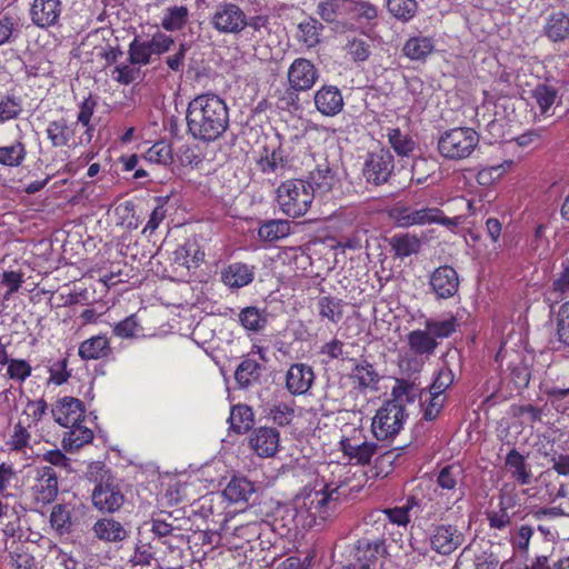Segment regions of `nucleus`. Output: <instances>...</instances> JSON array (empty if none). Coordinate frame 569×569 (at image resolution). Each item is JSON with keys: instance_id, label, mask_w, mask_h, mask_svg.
<instances>
[{"instance_id": "1", "label": "nucleus", "mask_w": 569, "mask_h": 569, "mask_svg": "<svg viewBox=\"0 0 569 569\" xmlns=\"http://www.w3.org/2000/svg\"><path fill=\"white\" fill-rule=\"evenodd\" d=\"M187 126L191 136L202 141H214L229 126L228 107L219 96L200 94L187 108Z\"/></svg>"}, {"instance_id": "2", "label": "nucleus", "mask_w": 569, "mask_h": 569, "mask_svg": "<svg viewBox=\"0 0 569 569\" xmlns=\"http://www.w3.org/2000/svg\"><path fill=\"white\" fill-rule=\"evenodd\" d=\"M327 469L331 476L336 479H328L325 487L320 490L311 491L302 498V505L300 508H305L308 515L322 521L329 519L337 510L339 490L347 485L346 466L337 462H330L327 465Z\"/></svg>"}, {"instance_id": "3", "label": "nucleus", "mask_w": 569, "mask_h": 569, "mask_svg": "<svg viewBox=\"0 0 569 569\" xmlns=\"http://www.w3.org/2000/svg\"><path fill=\"white\" fill-rule=\"evenodd\" d=\"M313 198V192L309 184L301 179L287 180L277 189V203L280 210L291 218L305 216Z\"/></svg>"}, {"instance_id": "4", "label": "nucleus", "mask_w": 569, "mask_h": 569, "mask_svg": "<svg viewBox=\"0 0 569 569\" xmlns=\"http://www.w3.org/2000/svg\"><path fill=\"white\" fill-rule=\"evenodd\" d=\"M479 144L478 132L468 127L446 130L438 139L439 153L453 161L469 158Z\"/></svg>"}, {"instance_id": "5", "label": "nucleus", "mask_w": 569, "mask_h": 569, "mask_svg": "<svg viewBox=\"0 0 569 569\" xmlns=\"http://www.w3.org/2000/svg\"><path fill=\"white\" fill-rule=\"evenodd\" d=\"M407 415L405 408L397 401H387L377 410L371 429L378 440L396 437L403 427Z\"/></svg>"}, {"instance_id": "6", "label": "nucleus", "mask_w": 569, "mask_h": 569, "mask_svg": "<svg viewBox=\"0 0 569 569\" xmlns=\"http://www.w3.org/2000/svg\"><path fill=\"white\" fill-rule=\"evenodd\" d=\"M143 526L148 527L154 538L171 550L177 547L174 543L181 545L187 541L182 533L184 530L182 521L173 518L171 512L160 511L146 521Z\"/></svg>"}, {"instance_id": "7", "label": "nucleus", "mask_w": 569, "mask_h": 569, "mask_svg": "<svg viewBox=\"0 0 569 569\" xmlns=\"http://www.w3.org/2000/svg\"><path fill=\"white\" fill-rule=\"evenodd\" d=\"M463 529V520L435 526L430 535L431 549L442 556L451 555L461 547L466 540Z\"/></svg>"}, {"instance_id": "8", "label": "nucleus", "mask_w": 569, "mask_h": 569, "mask_svg": "<svg viewBox=\"0 0 569 569\" xmlns=\"http://www.w3.org/2000/svg\"><path fill=\"white\" fill-rule=\"evenodd\" d=\"M209 22L219 33L239 34L246 30V12L234 2H220Z\"/></svg>"}, {"instance_id": "9", "label": "nucleus", "mask_w": 569, "mask_h": 569, "mask_svg": "<svg viewBox=\"0 0 569 569\" xmlns=\"http://www.w3.org/2000/svg\"><path fill=\"white\" fill-rule=\"evenodd\" d=\"M395 161L392 153L383 148L367 154L362 166V177L373 186L387 183L393 172Z\"/></svg>"}, {"instance_id": "10", "label": "nucleus", "mask_w": 569, "mask_h": 569, "mask_svg": "<svg viewBox=\"0 0 569 569\" xmlns=\"http://www.w3.org/2000/svg\"><path fill=\"white\" fill-rule=\"evenodd\" d=\"M398 221L403 227L440 223L449 229H453L462 222L461 217L448 218L440 209L435 207H423L420 209L405 208L400 210Z\"/></svg>"}, {"instance_id": "11", "label": "nucleus", "mask_w": 569, "mask_h": 569, "mask_svg": "<svg viewBox=\"0 0 569 569\" xmlns=\"http://www.w3.org/2000/svg\"><path fill=\"white\" fill-rule=\"evenodd\" d=\"M33 483L30 487L32 501L37 506L51 503L58 496L59 475L52 467H37Z\"/></svg>"}, {"instance_id": "12", "label": "nucleus", "mask_w": 569, "mask_h": 569, "mask_svg": "<svg viewBox=\"0 0 569 569\" xmlns=\"http://www.w3.org/2000/svg\"><path fill=\"white\" fill-rule=\"evenodd\" d=\"M500 558L493 546L466 547L460 553L456 566L463 569H497Z\"/></svg>"}, {"instance_id": "13", "label": "nucleus", "mask_w": 569, "mask_h": 569, "mask_svg": "<svg viewBox=\"0 0 569 569\" xmlns=\"http://www.w3.org/2000/svg\"><path fill=\"white\" fill-rule=\"evenodd\" d=\"M517 505L518 496L512 491L502 489L497 508L486 512L489 527L497 530H506L510 527L512 519L518 513Z\"/></svg>"}, {"instance_id": "14", "label": "nucleus", "mask_w": 569, "mask_h": 569, "mask_svg": "<svg viewBox=\"0 0 569 569\" xmlns=\"http://www.w3.org/2000/svg\"><path fill=\"white\" fill-rule=\"evenodd\" d=\"M93 506L101 512H116L124 502V495L119 485L107 479L96 485L91 493Z\"/></svg>"}, {"instance_id": "15", "label": "nucleus", "mask_w": 569, "mask_h": 569, "mask_svg": "<svg viewBox=\"0 0 569 569\" xmlns=\"http://www.w3.org/2000/svg\"><path fill=\"white\" fill-rule=\"evenodd\" d=\"M465 475L460 465H449L443 467L437 477V485L441 489V496H447L453 503L462 500L465 497Z\"/></svg>"}, {"instance_id": "16", "label": "nucleus", "mask_w": 569, "mask_h": 569, "mask_svg": "<svg viewBox=\"0 0 569 569\" xmlns=\"http://www.w3.org/2000/svg\"><path fill=\"white\" fill-rule=\"evenodd\" d=\"M429 284L437 299H449L458 293L460 280L458 272L452 267L445 264L435 269Z\"/></svg>"}, {"instance_id": "17", "label": "nucleus", "mask_w": 569, "mask_h": 569, "mask_svg": "<svg viewBox=\"0 0 569 569\" xmlns=\"http://www.w3.org/2000/svg\"><path fill=\"white\" fill-rule=\"evenodd\" d=\"M288 82L295 91H307L318 80V70L315 64L305 58H297L288 69Z\"/></svg>"}, {"instance_id": "18", "label": "nucleus", "mask_w": 569, "mask_h": 569, "mask_svg": "<svg viewBox=\"0 0 569 569\" xmlns=\"http://www.w3.org/2000/svg\"><path fill=\"white\" fill-rule=\"evenodd\" d=\"M84 412L83 402L78 398L68 396L60 398L51 409L54 421L66 428L82 422Z\"/></svg>"}, {"instance_id": "19", "label": "nucleus", "mask_w": 569, "mask_h": 569, "mask_svg": "<svg viewBox=\"0 0 569 569\" xmlns=\"http://www.w3.org/2000/svg\"><path fill=\"white\" fill-rule=\"evenodd\" d=\"M61 12L62 3L60 0H33L29 17L34 26L47 29L59 22Z\"/></svg>"}, {"instance_id": "20", "label": "nucleus", "mask_w": 569, "mask_h": 569, "mask_svg": "<svg viewBox=\"0 0 569 569\" xmlns=\"http://www.w3.org/2000/svg\"><path fill=\"white\" fill-rule=\"evenodd\" d=\"M532 518L538 522L537 529L548 541L560 538L558 522L567 516L560 507H541L531 511Z\"/></svg>"}, {"instance_id": "21", "label": "nucleus", "mask_w": 569, "mask_h": 569, "mask_svg": "<svg viewBox=\"0 0 569 569\" xmlns=\"http://www.w3.org/2000/svg\"><path fill=\"white\" fill-rule=\"evenodd\" d=\"M280 435L276 428L260 427L254 429L249 438L251 449L259 457H272L279 449Z\"/></svg>"}, {"instance_id": "22", "label": "nucleus", "mask_w": 569, "mask_h": 569, "mask_svg": "<svg viewBox=\"0 0 569 569\" xmlns=\"http://www.w3.org/2000/svg\"><path fill=\"white\" fill-rule=\"evenodd\" d=\"M313 381L315 372L306 363L291 365L286 373V388L293 396L306 395Z\"/></svg>"}, {"instance_id": "23", "label": "nucleus", "mask_w": 569, "mask_h": 569, "mask_svg": "<svg viewBox=\"0 0 569 569\" xmlns=\"http://www.w3.org/2000/svg\"><path fill=\"white\" fill-rule=\"evenodd\" d=\"M315 106L317 110L327 117L340 113L345 102L341 91L335 86H323L315 93Z\"/></svg>"}, {"instance_id": "24", "label": "nucleus", "mask_w": 569, "mask_h": 569, "mask_svg": "<svg viewBox=\"0 0 569 569\" xmlns=\"http://www.w3.org/2000/svg\"><path fill=\"white\" fill-rule=\"evenodd\" d=\"M96 538L104 542L118 543L129 537V530L113 518H101L92 526Z\"/></svg>"}, {"instance_id": "25", "label": "nucleus", "mask_w": 569, "mask_h": 569, "mask_svg": "<svg viewBox=\"0 0 569 569\" xmlns=\"http://www.w3.org/2000/svg\"><path fill=\"white\" fill-rule=\"evenodd\" d=\"M338 182L337 174L330 167L327 160L317 164L316 169L310 171L309 173V184L310 189L318 194L328 193Z\"/></svg>"}, {"instance_id": "26", "label": "nucleus", "mask_w": 569, "mask_h": 569, "mask_svg": "<svg viewBox=\"0 0 569 569\" xmlns=\"http://www.w3.org/2000/svg\"><path fill=\"white\" fill-rule=\"evenodd\" d=\"M253 276V267L233 262L222 270L221 280L229 288H242L252 282Z\"/></svg>"}, {"instance_id": "27", "label": "nucleus", "mask_w": 569, "mask_h": 569, "mask_svg": "<svg viewBox=\"0 0 569 569\" xmlns=\"http://www.w3.org/2000/svg\"><path fill=\"white\" fill-rule=\"evenodd\" d=\"M409 350L412 355L429 358L436 351L438 341L426 329L412 330L407 336Z\"/></svg>"}, {"instance_id": "28", "label": "nucleus", "mask_w": 569, "mask_h": 569, "mask_svg": "<svg viewBox=\"0 0 569 569\" xmlns=\"http://www.w3.org/2000/svg\"><path fill=\"white\" fill-rule=\"evenodd\" d=\"M505 466L510 471L511 477L521 486L529 485L532 479V472L525 456L516 449H512L506 457Z\"/></svg>"}, {"instance_id": "29", "label": "nucleus", "mask_w": 569, "mask_h": 569, "mask_svg": "<svg viewBox=\"0 0 569 569\" xmlns=\"http://www.w3.org/2000/svg\"><path fill=\"white\" fill-rule=\"evenodd\" d=\"M111 347L106 336L91 337L79 346V356L83 360H96L109 356Z\"/></svg>"}, {"instance_id": "30", "label": "nucleus", "mask_w": 569, "mask_h": 569, "mask_svg": "<svg viewBox=\"0 0 569 569\" xmlns=\"http://www.w3.org/2000/svg\"><path fill=\"white\" fill-rule=\"evenodd\" d=\"M190 10L187 6H171L164 9L161 27L169 32L182 30L189 22Z\"/></svg>"}, {"instance_id": "31", "label": "nucleus", "mask_w": 569, "mask_h": 569, "mask_svg": "<svg viewBox=\"0 0 569 569\" xmlns=\"http://www.w3.org/2000/svg\"><path fill=\"white\" fill-rule=\"evenodd\" d=\"M435 43L430 37H411L403 44V54L413 61L426 60L432 53Z\"/></svg>"}, {"instance_id": "32", "label": "nucleus", "mask_w": 569, "mask_h": 569, "mask_svg": "<svg viewBox=\"0 0 569 569\" xmlns=\"http://www.w3.org/2000/svg\"><path fill=\"white\" fill-rule=\"evenodd\" d=\"M68 428L70 430L67 431L62 438V447L67 451L78 450L82 446L90 443L93 439L92 430L82 426L81 422Z\"/></svg>"}, {"instance_id": "33", "label": "nucleus", "mask_w": 569, "mask_h": 569, "mask_svg": "<svg viewBox=\"0 0 569 569\" xmlns=\"http://www.w3.org/2000/svg\"><path fill=\"white\" fill-rule=\"evenodd\" d=\"M74 127L68 124L63 118L49 122L46 132L52 147L60 148L67 146L74 134Z\"/></svg>"}, {"instance_id": "34", "label": "nucleus", "mask_w": 569, "mask_h": 569, "mask_svg": "<svg viewBox=\"0 0 569 569\" xmlns=\"http://www.w3.org/2000/svg\"><path fill=\"white\" fill-rule=\"evenodd\" d=\"M545 34L553 42L567 39L569 37V17L563 12L550 14L545 24Z\"/></svg>"}, {"instance_id": "35", "label": "nucleus", "mask_w": 569, "mask_h": 569, "mask_svg": "<svg viewBox=\"0 0 569 569\" xmlns=\"http://www.w3.org/2000/svg\"><path fill=\"white\" fill-rule=\"evenodd\" d=\"M350 378L360 390L369 388L373 389L379 381V376L376 369L367 360H362L355 366L350 373Z\"/></svg>"}, {"instance_id": "36", "label": "nucleus", "mask_w": 569, "mask_h": 569, "mask_svg": "<svg viewBox=\"0 0 569 569\" xmlns=\"http://www.w3.org/2000/svg\"><path fill=\"white\" fill-rule=\"evenodd\" d=\"M323 26L312 17L298 24V40L307 48H315L321 40Z\"/></svg>"}, {"instance_id": "37", "label": "nucleus", "mask_w": 569, "mask_h": 569, "mask_svg": "<svg viewBox=\"0 0 569 569\" xmlns=\"http://www.w3.org/2000/svg\"><path fill=\"white\" fill-rule=\"evenodd\" d=\"M389 244L397 258H406L420 250L421 242L417 236L402 233L389 239Z\"/></svg>"}, {"instance_id": "38", "label": "nucleus", "mask_w": 569, "mask_h": 569, "mask_svg": "<svg viewBox=\"0 0 569 569\" xmlns=\"http://www.w3.org/2000/svg\"><path fill=\"white\" fill-rule=\"evenodd\" d=\"M317 14L327 23H337L348 14V0H322L318 3Z\"/></svg>"}, {"instance_id": "39", "label": "nucleus", "mask_w": 569, "mask_h": 569, "mask_svg": "<svg viewBox=\"0 0 569 569\" xmlns=\"http://www.w3.org/2000/svg\"><path fill=\"white\" fill-rule=\"evenodd\" d=\"M254 493L253 485L246 478H233L223 490V496L230 502L249 501Z\"/></svg>"}, {"instance_id": "40", "label": "nucleus", "mask_w": 569, "mask_h": 569, "mask_svg": "<svg viewBox=\"0 0 569 569\" xmlns=\"http://www.w3.org/2000/svg\"><path fill=\"white\" fill-rule=\"evenodd\" d=\"M264 151L266 154L258 160L259 169L263 173L283 174L288 164L283 151L280 148L273 149L271 152L268 149H264Z\"/></svg>"}, {"instance_id": "41", "label": "nucleus", "mask_w": 569, "mask_h": 569, "mask_svg": "<svg viewBox=\"0 0 569 569\" xmlns=\"http://www.w3.org/2000/svg\"><path fill=\"white\" fill-rule=\"evenodd\" d=\"M261 365L251 358L243 359L234 372V379L240 388H247L260 377Z\"/></svg>"}, {"instance_id": "42", "label": "nucleus", "mask_w": 569, "mask_h": 569, "mask_svg": "<svg viewBox=\"0 0 569 569\" xmlns=\"http://www.w3.org/2000/svg\"><path fill=\"white\" fill-rule=\"evenodd\" d=\"M533 532V527L529 525H521L512 528L509 531V542L513 551L521 556L528 555Z\"/></svg>"}, {"instance_id": "43", "label": "nucleus", "mask_w": 569, "mask_h": 569, "mask_svg": "<svg viewBox=\"0 0 569 569\" xmlns=\"http://www.w3.org/2000/svg\"><path fill=\"white\" fill-rule=\"evenodd\" d=\"M230 429L236 433L248 431L253 423V412L249 406L238 405L231 409L229 419Z\"/></svg>"}, {"instance_id": "44", "label": "nucleus", "mask_w": 569, "mask_h": 569, "mask_svg": "<svg viewBox=\"0 0 569 569\" xmlns=\"http://www.w3.org/2000/svg\"><path fill=\"white\" fill-rule=\"evenodd\" d=\"M204 259V252L196 243H187L174 251V262L187 269L197 268Z\"/></svg>"}, {"instance_id": "45", "label": "nucleus", "mask_w": 569, "mask_h": 569, "mask_svg": "<svg viewBox=\"0 0 569 569\" xmlns=\"http://www.w3.org/2000/svg\"><path fill=\"white\" fill-rule=\"evenodd\" d=\"M290 233V224L286 220H269L260 226L258 236L263 241L274 242Z\"/></svg>"}, {"instance_id": "46", "label": "nucleus", "mask_w": 569, "mask_h": 569, "mask_svg": "<svg viewBox=\"0 0 569 569\" xmlns=\"http://www.w3.org/2000/svg\"><path fill=\"white\" fill-rule=\"evenodd\" d=\"M341 451L349 460L358 465H368L377 451V445L375 442L346 443V448L341 449Z\"/></svg>"}, {"instance_id": "47", "label": "nucleus", "mask_w": 569, "mask_h": 569, "mask_svg": "<svg viewBox=\"0 0 569 569\" xmlns=\"http://www.w3.org/2000/svg\"><path fill=\"white\" fill-rule=\"evenodd\" d=\"M50 525L59 535H69L72 530L71 511L66 505H56L50 513Z\"/></svg>"}, {"instance_id": "48", "label": "nucleus", "mask_w": 569, "mask_h": 569, "mask_svg": "<svg viewBox=\"0 0 569 569\" xmlns=\"http://www.w3.org/2000/svg\"><path fill=\"white\" fill-rule=\"evenodd\" d=\"M241 326L249 331L258 332L267 326V316L256 307H246L239 312Z\"/></svg>"}, {"instance_id": "49", "label": "nucleus", "mask_w": 569, "mask_h": 569, "mask_svg": "<svg viewBox=\"0 0 569 569\" xmlns=\"http://www.w3.org/2000/svg\"><path fill=\"white\" fill-rule=\"evenodd\" d=\"M389 13L401 22H409L417 13L416 0H387Z\"/></svg>"}, {"instance_id": "50", "label": "nucleus", "mask_w": 569, "mask_h": 569, "mask_svg": "<svg viewBox=\"0 0 569 569\" xmlns=\"http://www.w3.org/2000/svg\"><path fill=\"white\" fill-rule=\"evenodd\" d=\"M348 13L352 14L358 22H371L379 16L377 6L363 0H348Z\"/></svg>"}, {"instance_id": "51", "label": "nucleus", "mask_w": 569, "mask_h": 569, "mask_svg": "<svg viewBox=\"0 0 569 569\" xmlns=\"http://www.w3.org/2000/svg\"><path fill=\"white\" fill-rule=\"evenodd\" d=\"M41 459L49 463L48 467H52L57 471L59 478L62 476L67 477L74 471L71 459L68 458L60 449L46 451L41 456Z\"/></svg>"}, {"instance_id": "52", "label": "nucleus", "mask_w": 569, "mask_h": 569, "mask_svg": "<svg viewBox=\"0 0 569 569\" xmlns=\"http://www.w3.org/2000/svg\"><path fill=\"white\" fill-rule=\"evenodd\" d=\"M457 319L450 316L446 319H428L425 325V329L430 332L435 339L448 338L457 329Z\"/></svg>"}, {"instance_id": "53", "label": "nucleus", "mask_w": 569, "mask_h": 569, "mask_svg": "<svg viewBox=\"0 0 569 569\" xmlns=\"http://www.w3.org/2000/svg\"><path fill=\"white\" fill-rule=\"evenodd\" d=\"M318 311L320 317L337 323L342 318V301L333 297H321L318 300Z\"/></svg>"}, {"instance_id": "54", "label": "nucleus", "mask_w": 569, "mask_h": 569, "mask_svg": "<svg viewBox=\"0 0 569 569\" xmlns=\"http://www.w3.org/2000/svg\"><path fill=\"white\" fill-rule=\"evenodd\" d=\"M26 154V147L20 141H16L10 146L0 147V164L18 167L23 162Z\"/></svg>"}, {"instance_id": "55", "label": "nucleus", "mask_w": 569, "mask_h": 569, "mask_svg": "<svg viewBox=\"0 0 569 569\" xmlns=\"http://www.w3.org/2000/svg\"><path fill=\"white\" fill-rule=\"evenodd\" d=\"M388 140L396 153L401 157L409 156L416 147L412 138L407 133H402L398 128L389 129Z\"/></svg>"}, {"instance_id": "56", "label": "nucleus", "mask_w": 569, "mask_h": 569, "mask_svg": "<svg viewBox=\"0 0 569 569\" xmlns=\"http://www.w3.org/2000/svg\"><path fill=\"white\" fill-rule=\"evenodd\" d=\"M345 49L351 60L357 63L367 61L371 54V44L358 37L348 39Z\"/></svg>"}, {"instance_id": "57", "label": "nucleus", "mask_w": 569, "mask_h": 569, "mask_svg": "<svg viewBox=\"0 0 569 569\" xmlns=\"http://www.w3.org/2000/svg\"><path fill=\"white\" fill-rule=\"evenodd\" d=\"M412 505L413 500H408L406 506L378 510L376 511V513L378 515L377 520H380L381 516H383L391 523L406 527L410 521L409 511Z\"/></svg>"}, {"instance_id": "58", "label": "nucleus", "mask_w": 569, "mask_h": 569, "mask_svg": "<svg viewBox=\"0 0 569 569\" xmlns=\"http://www.w3.org/2000/svg\"><path fill=\"white\" fill-rule=\"evenodd\" d=\"M96 107H97V101L91 96L86 98L79 106V113L77 117V122L72 123V126H77L78 123H80L87 128L84 133L87 136L88 141H90L92 138L93 128L90 124V121H91V118H92Z\"/></svg>"}, {"instance_id": "59", "label": "nucleus", "mask_w": 569, "mask_h": 569, "mask_svg": "<svg viewBox=\"0 0 569 569\" xmlns=\"http://www.w3.org/2000/svg\"><path fill=\"white\" fill-rule=\"evenodd\" d=\"M129 62L132 64L147 66L151 62V54L144 41L136 37L129 44L128 49Z\"/></svg>"}, {"instance_id": "60", "label": "nucleus", "mask_w": 569, "mask_h": 569, "mask_svg": "<svg viewBox=\"0 0 569 569\" xmlns=\"http://www.w3.org/2000/svg\"><path fill=\"white\" fill-rule=\"evenodd\" d=\"M557 90L547 84H539L532 90V98L540 108V112L547 113L557 99Z\"/></svg>"}, {"instance_id": "61", "label": "nucleus", "mask_w": 569, "mask_h": 569, "mask_svg": "<svg viewBox=\"0 0 569 569\" xmlns=\"http://www.w3.org/2000/svg\"><path fill=\"white\" fill-rule=\"evenodd\" d=\"M144 159L149 162L159 164H169L172 160V150L169 143L159 141L151 146L144 153Z\"/></svg>"}, {"instance_id": "62", "label": "nucleus", "mask_w": 569, "mask_h": 569, "mask_svg": "<svg viewBox=\"0 0 569 569\" xmlns=\"http://www.w3.org/2000/svg\"><path fill=\"white\" fill-rule=\"evenodd\" d=\"M143 41L148 47L151 57L153 54L161 56L162 53L168 52L174 44L172 37L160 31L156 32L150 39Z\"/></svg>"}, {"instance_id": "63", "label": "nucleus", "mask_w": 569, "mask_h": 569, "mask_svg": "<svg viewBox=\"0 0 569 569\" xmlns=\"http://www.w3.org/2000/svg\"><path fill=\"white\" fill-rule=\"evenodd\" d=\"M556 325L558 340L561 343L569 346V301L559 307L556 317Z\"/></svg>"}, {"instance_id": "64", "label": "nucleus", "mask_w": 569, "mask_h": 569, "mask_svg": "<svg viewBox=\"0 0 569 569\" xmlns=\"http://www.w3.org/2000/svg\"><path fill=\"white\" fill-rule=\"evenodd\" d=\"M526 569H569V556L550 561L548 556H538Z\"/></svg>"}]
</instances>
